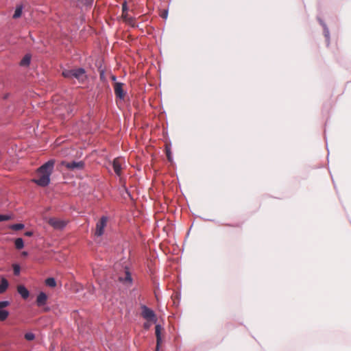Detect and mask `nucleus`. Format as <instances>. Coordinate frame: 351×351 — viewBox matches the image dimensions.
<instances>
[{"label":"nucleus","instance_id":"f257e3e1","mask_svg":"<svg viewBox=\"0 0 351 351\" xmlns=\"http://www.w3.org/2000/svg\"><path fill=\"white\" fill-rule=\"evenodd\" d=\"M55 161L50 160L40 166L36 172V178H34L32 182L40 186H47L50 182V176L51 175L54 167Z\"/></svg>","mask_w":351,"mask_h":351},{"label":"nucleus","instance_id":"f03ea898","mask_svg":"<svg viewBox=\"0 0 351 351\" xmlns=\"http://www.w3.org/2000/svg\"><path fill=\"white\" fill-rule=\"evenodd\" d=\"M60 165L65 167L68 170L75 171L83 169L84 168L85 164L82 160L71 162L64 160L61 162Z\"/></svg>","mask_w":351,"mask_h":351},{"label":"nucleus","instance_id":"7ed1b4c3","mask_svg":"<svg viewBox=\"0 0 351 351\" xmlns=\"http://www.w3.org/2000/svg\"><path fill=\"white\" fill-rule=\"evenodd\" d=\"M141 315L144 319H147L149 322L156 323L157 321V318L154 311L147 307L146 306H142Z\"/></svg>","mask_w":351,"mask_h":351},{"label":"nucleus","instance_id":"20e7f679","mask_svg":"<svg viewBox=\"0 0 351 351\" xmlns=\"http://www.w3.org/2000/svg\"><path fill=\"white\" fill-rule=\"evenodd\" d=\"M108 222V217L103 216L97 223L95 227V235L97 237H101L104 232V228H106Z\"/></svg>","mask_w":351,"mask_h":351},{"label":"nucleus","instance_id":"39448f33","mask_svg":"<svg viewBox=\"0 0 351 351\" xmlns=\"http://www.w3.org/2000/svg\"><path fill=\"white\" fill-rule=\"evenodd\" d=\"M48 223L54 229L62 230L66 226L67 221L58 218L52 217L48 220Z\"/></svg>","mask_w":351,"mask_h":351},{"label":"nucleus","instance_id":"423d86ee","mask_svg":"<svg viewBox=\"0 0 351 351\" xmlns=\"http://www.w3.org/2000/svg\"><path fill=\"white\" fill-rule=\"evenodd\" d=\"M118 280L126 286H130L132 284L131 274L127 268L124 269L123 274L119 276Z\"/></svg>","mask_w":351,"mask_h":351},{"label":"nucleus","instance_id":"0eeeda50","mask_svg":"<svg viewBox=\"0 0 351 351\" xmlns=\"http://www.w3.org/2000/svg\"><path fill=\"white\" fill-rule=\"evenodd\" d=\"M125 162V160L122 158H116L112 162V167L114 171L117 176H121L122 171V165Z\"/></svg>","mask_w":351,"mask_h":351},{"label":"nucleus","instance_id":"6e6552de","mask_svg":"<svg viewBox=\"0 0 351 351\" xmlns=\"http://www.w3.org/2000/svg\"><path fill=\"white\" fill-rule=\"evenodd\" d=\"M124 84L121 82H115L114 84V94L117 97H119L120 99H123L125 96V92L123 90Z\"/></svg>","mask_w":351,"mask_h":351},{"label":"nucleus","instance_id":"1a4fd4ad","mask_svg":"<svg viewBox=\"0 0 351 351\" xmlns=\"http://www.w3.org/2000/svg\"><path fill=\"white\" fill-rule=\"evenodd\" d=\"M10 304L9 301L0 302V321H5L8 318L9 312L3 308L8 306Z\"/></svg>","mask_w":351,"mask_h":351},{"label":"nucleus","instance_id":"9d476101","mask_svg":"<svg viewBox=\"0 0 351 351\" xmlns=\"http://www.w3.org/2000/svg\"><path fill=\"white\" fill-rule=\"evenodd\" d=\"M73 78L79 82H84L86 79V71L82 68L73 69Z\"/></svg>","mask_w":351,"mask_h":351},{"label":"nucleus","instance_id":"9b49d317","mask_svg":"<svg viewBox=\"0 0 351 351\" xmlns=\"http://www.w3.org/2000/svg\"><path fill=\"white\" fill-rule=\"evenodd\" d=\"M162 330V328L160 325L157 324L155 327V334L156 337V351H158L159 346L161 343V331Z\"/></svg>","mask_w":351,"mask_h":351},{"label":"nucleus","instance_id":"f8f14e48","mask_svg":"<svg viewBox=\"0 0 351 351\" xmlns=\"http://www.w3.org/2000/svg\"><path fill=\"white\" fill-rule=\"evenodd\" d=\"M47 300V295L43 292L40 293L38 295L37 298H36L37 306H42L45 305L46 304Z\"/></svg>","mask_w":351,"mask_h":351},{"label":"nucleus","instance_id":"ddd939ff","mask_svg":"<svg viewBox=\"0 0 351 351\" xmlns=\"http://www.w3.org/2000/svg\"><path fill=\"white\" fill-rule=\"evenodd\" d=\"M17 291L24 299H26L29 297V291L23 285H19L17 287Z\"/></svg>","mask_w":351,"mask_h":351},{"label":"nucleus","instance_id":"4468645a","mask_svg":"<svg viewBox=\"0 0 351 351\" xmlns=\"http://www.w3.org/2000/svg\"><path fill=\"white\" fill-rule=\"evenodd\" d=\"M8 281L5 278L2 277L0 282V294L5 293L8 288Z\"/></svg>","mask_w":351,"mask_h":351},{"label":"nucleus","instance_id":"2eb2a0df","mask_svg":"<svg viewBox=\"0 0 351 351\" xmlns=\"http://www.w3.org/2000/svg\"><path fill=\"white\" fill-rule=\"evenodd\" d=\"M23 11V6L21 5H17L14 13L13 14V19H18L21 17Z\"/></svg>","mask_w":351,"mask_h":351},{"label":"nucleus","instance_id":"dca6fc26","mask_svg":"<svg viewBox=\"0 0 351 351\" xmlns=\"http://www.w3.org/2000/svg\"><path fill=\"white\" fill-rule=\"evenodd\" d=\"M31 57L29 55H25L23 58L21 60L20 64L21 66H28L30 63Z\"/></svg>","mask_w":351,"mask_h":351},{"label":"nucleus","instance_id":"f3484780","mask_svg":"<svg viewBox=\"0 0 351 351\" xmlns=\"http://www.w3.org/2000/svg\"><path fill=\"white\" fill-rule=\"evenodd\" d=\"M15 247L18 250H21L24 247L23 240L21 238H18L14 242Z\"/></svg>","mask_w":351,"mask_h":351},{"label":"nucleus","instance_id":"a211bd4d","mask_svg":"<svg viewBox=\"0 0 351 351\" xmlns=\"http://www.w3.org/2000/svg\"><path fill=\"white\" fill-rule=\"evenodd\" d=\"M45 284L48 287H54L56 285V282L53 278H48L45 280Z\"/></svg>","mask_w":351,"mask_h":351},{"label":"nucleus","instance_id":"6ab92c4d","mask_svg":"<svg viewBox=\"0 0 351 351\" xmlns=\"http://www.w3.org/2000/svg\"><path fill=\"white\" fill-rule=\"evenodd\" d=\"M62 74L65 78L73 79V69L64 70Z\"/></svg>","mask_w":351,"mask_h":351},{"label":"nucleus","instance_id":"aec40b11","mask_svg":"<svg viewBox=\"0 0 351 351\" xmlns=\"http://www.w3.org/2000/svg\"><path fill=\"white\" fill-rule=\"evenodd\" d=\"M24 228V225L23 223H15L10 226V228L13 230H20Z\"/></svg>","mask_w":351,"mask_h":351},{"label":"nucleus","instance_id":"412c9836","mask_svg":"<svg viewBox=\"0 0 351 351\" xmlns=\"http://www.w3.org/2000/svg\"><path fill=\"white\" fill-rule=\"evenodd\" d=\"M122 17L125 21H128L130 23H131L133 21L132 18L128 17V11H126V12H122Z\"/></svg>","mask_w":351,"mask_h":351},{"label":"nucleus","instance_id":"4be33fe9","mask_svg":"<svg viewBox=\"0 0 351 351\" xmlns=\"http://www.w3.org/2000/svg\"><path fill=\"white\" fill-rule=\"evenodd\" d=\"M20 266L19 265H13V271L14 275L18 276L20 274Z\"/></svg>","mask_w":351,"mask_h":351},{"label":"nucleus","instance_id":"5701e85b","mask_svg":"<svg viewBox=\"0 0 351 351\" xmlns=\"http://www.w3.org/2000/svg\"><path fill=\"white\" fill-rule=\"evenodd\" d=\"M25 338L28 341H32L35 338V335L32 332H27L25 335Z\"/></svg>","mask_w":351,"mask_h":351},{"label":"nucleus","instance_id":"b1692460","mask_svg":"<svg viewBox=\"0 0 351 351\" xmlns=\"http://www.w3.org/2000/svg\"><path fill=\"white\" fill-rule=\"evenodd\" d=\"M93 0H78L79 2H80L84 5H90L93 3Z\"/></svg>","mask_w":351,"mask_h":351},{"label":"nucleus","instance_id":"393cba45","mask_svg":"<svg viewBox=\"0 0 351 351\" xmlns=\"http://www.w3.org/2000/svg\"><path fill=\"white\" fill-rule=\"evenodd\" d=\"M166 155H167L168 160L169 161H171L172 160V158H171V149L167 146L166 147Z\"/></svg>","mask_w":351,"mask_h":351},{"label":"nucleus","instance_id":"a878e982","mask_svg":"<svg viewBox=\"0 0 351 351\" xmlns=\"http://www.w3.org/2000/svg\"><path fill=\"white\" fill-rule=\"evenodd\" d=\"M10 219V217L5 215H0V221H7Z\"/></svg>","mask_w":351,"mask_h":351},{"label":"nucleus","instance_id":"bb28decb","mask_svg":"<svg viewBox=\"0 0 351 351\" xmlns=\"http://www.w3.org/2000/svg\"><path fill=\"white\" fill-rule=\"evenodd\" d=\"M128 10V6H127V2L124 1L122 4V12H126V11Z\"/></svg>","mask_w":351,"mask_h":351},{"label":"nucleus","instance_id":"cd10ccee","mask_svg":"<svg viewBox=\"0 0 351 351\" xmlns=\"http://www.w3.org/2000/svg\"><path fill=\"white\" fill-rule=\"evenodd\" d=\"M167 15H168V13H167V10H165L162 14H161V17L163 18V19H166L167 17Z\"/></svg>","mask_w":351,"mask_h":351},{"label":"nucleus","instance_id":"c85d7f7f","mask_svg":"<svg viewBox=\"0 0 351 351\" xmlns=\"http://www.w3.org/2000/svg\"><path fill=\"white\" fill-rule=\"evenodd\" d=\"M32 234H33V232L31 231H27L25 232V235L27 237H31V236H32Z\"/></svg>","mask_w":351,"mask_h":351},{"label":"nucleus","instance_id":"c756f323","mask_svg":"<svg viewBox=\"0 0 351 351\" xmlns=\"http://www.w3.org/2000/svg\"><path fill=\"white\" fill-rule=\"evenodd\" d=\"M149 327H150V324H149V323L146 322V323H145V324H144V328H145V329H149Z\"/></svg>","mask_w":351,"mask_h":351},{"label":"nucleus","instance_id":"7c9ffc66","mask_svg":"<svg viewBox=\"0 0 351 351\" xmlns=\"http://www.w3.org/2000/svg\"><path fill=\"white\" fill-rule=\"evenodd\" d=\"M112 80L113 81H115V80H116V77H115L114 75H112Z\"/></svg>","mask_w":351,"mask_h":351},{"label":"nucleus","instance_id":"2f4dec72","mask_svg":"<svg viewBox=\"0 0 351 351\" xmlns=\"http://www.w3.org/2000/svg\"><path fill=\"white\" fill-rule=\"evenodd\" d=\"M100 77H101V78H102L104 77V72L103 71L101 72Z\"/></svg>","mask_w":351,"mask_h":351},{"label":"nucleus","instance_id":"473e14b6","mask_svg":"<svg viewBox=\"0 0 351 351\" xmlns=\"http://www.w3.org/2000/svg\"><path fill=\"white\" fill-rule=\"evenodd\" d=\"M23 255H27V252H23Z\"/></svg>","mask_w":351,"mask_h":351}]
</instances>
